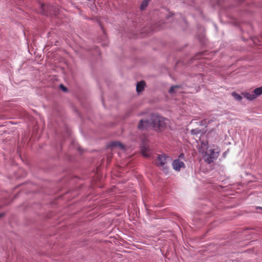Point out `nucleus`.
I'll return each mask as SVG.
<instances>
[{"mask_svg": "<svg viewBox=\"0 0 262 262\" xmlns=\"http://www.w3.org/2000/svg\"><path fill=\"white\" fill-rule=\"evenodd\" d=\"M219 153V149L217 147L214 149H208L204 155V160L207 163H213L217 158Z\"/></svg>", "mask_w": 262, "mask_h": 262, "instance_id": "nucleus-2", "label": "nucleus"}, {"mask_svg": "<svg viewBox=\"0 0 262 262\" xmlns=\"http://www.w3.org/2000/svg\"><path fill=\"white\" fill-rule=\"evenodd\" d=\"M1 216H2V214H0V217H1Z\"/></svg>", "mask_w": 262, "mask_h": 262, "instance_id": "nucleus-18", "label": "nucleus"}, {"mask_svg": "<svg viewBox=\"0 0 262 262\" xmlns=\"http://www.w3.org/2000/svg\"><path fill=\"white\" fill-rule=\"evenodd\" d=\"M44 7H45V5L43 4H42L41 5V8L43 9Z\"/></svg>", "mask_w": 262, "mask_h": 262, "instance_id": "nucleus-15", "label": "nucleus"}, {"mask_svg": "<svg viewBox=\"0 0 262 262\" xmlns=\"http://www.w3.org/2000/svg\"><path fill=\"white\" fill-rule=\"evenodd\" d=\"M149 125H150V121L147 119H141L138 125V128L140 130H144L147 129Z\"/></svg>", "mask_w": 262, "mask_h": 262, "instance_id": "nucleus-4", "label": "nucleus"}, {"mask_svg": "<svg viewBox=\"0 0 262 262\" xmlns=\"http://www.w3.org/2000/svg\"><path fill=\"white\" fill-rule=\"evenodd\" d=\"M111 145L113 148H119L121 149H124V146L119 142H113L111 144Z\"/></svg>", "mask_w": 262, "mask_h": 262, "instance_id": "nucleus-8", "label": "nucleus"}, {"mask_svg": "<svg viewBox=\"0 0 262 262\" xmlns=\"http://www.w3.org/2000/svg\"><path fill=\"white\" fill-rule=\"evenodd\" d=\"M172 166L174 170L179 171L182 167H185L184 163L179 159H176L172 163Z\"/></svg>", "mask_w": 262, "mask_h": 262, "instance_id": "nucleus-5", "label": "nucleus"}, {"mask_svg": "<svg viewBox=\"0 0 262 262\" xmlns=\"http://www.w3.org/2000/svg\"><path fill=\"white\" fill-rule=\"evenodd\" d=\"M145 86V82L144 81H141L140 82H139L137 84L136 86V91L139 93L140 92H142Z\"/></svg>", "mask_w": 262, "mask_h": 262, "instance_id": "nucleus-7", "label": "nucleus"}, {"mask_svg": "<svg viewBox=\"0 0 262 262\" xmlns=\"http://www.w3.org/2000/svg\"><path fill=\"white\" fill-rule=\"evenodd\" d=\"M179 88V86H178V85H175V86H171L170 88V89H169V92L170 93H174L175 92V89L176 88Z\"/></svg>", "mask_w": 262, "mask_h": 262, "instance_id": "nucleus-12", "label": "nucleus"}, {"mask_svg": "<svg viewBox=\"0 0 262 262\" xmlns=\"http://www.w3.org/2000/svg\"><path fill=\"white\" fill-rule=\"evenodd\" d=\"M180 157H184V154H181Z\"/></svg>", "mask_w": 262, "mask_h": 262, "instance_id": "nucleus-16", "label": "nucleus"}, {"mask_svg": "<svg viewBox=\"0 0 262 262\" xmlns=\"http://www.w3.org/2000/svg\"><path fill=\"white\" fill-rule=\"evenodd\" d=\"M61 88H62V89L64 91H67V89L66 88H65L64 86H63L62 85H61Z\"/></svg>", "mask_w": 262, "mask_h": 262, "instance_id": "nucleus-14", "label": "nucleus"}, {"mask_svg": "<svg viewBox=\"0 0 262 262\" xmlns=\"http://www.w3.org/2000/svg\"><path fill=\"white\" fill-rule=\"evenodd\" d=\"M242 94L243 96L247 99L249 100H253L262 94V86L255 89L252 91V94L249 93H244Z\"/></svg>", "mask_w": 262, "mask_h": 262, "instance_id": "nucleus-3", "label": "nucleus"}, {"mask_svg": "<svg viewBox=\"0 0 262 262\" xmlns=\"http://www.w3.org/2000/svg\"><path fill=\"white\" fill-rule=\"evenodd\" d=\"M191 133L192 135H196L201 134L202 132L199 128H195V129H192L191 130Z\"/></svg>", "mask_w": 262, "mask_h": 262, "instance_id": "nucleus-10", "label": "nucleus"}, {"mask_svg": "<svg viewBox=\"0 0 262 262\" xmlns=\"http://www.w3.org/2000/svg\"><path fill=\"white\" fill-rule=\"evenodd\" d=\"M142 155L144 157H148V154L146 153V151L145 150H143L142 151Z\"/></svg>", "mask_w": 262, "mask_h": 262, "instance_id": "nucleus-13", "label": "nucleus"}, {"mask_svg": "<svg viewBox=\"0 0 262 262\" xmlns=\"http://www.w3.org/2000/svg\"><path fill=\"white\" fill-rule=\"evenodd\" d=\"M148 3L146 0H143L140 6L141 9H144L147 6Z\"/></svg>", "mask_w": 262, "mask_h": 262, "instance_id": "nucleus-11", "label": "nucleus"}, {"mask_svg": "<svg viewBox=\"0 0 262 262\" xmlns=\"http://www.w3.org/2000/svg\"><path fill=\"white\" fill-rule=\"evenodd\" d=\"M169 123L168 119L157 114H153L151 116L150 125L157 132H162L166 130Z\"/></svg>", "mask_w": 262, "mask_h": 262, "instance_id": "nucleus-1", "label": "nucleus"}, {"mask_svg": "<svg viewBox=\"0 0 262 262\" xmlns=\"http://www.w3.org/2000/svg\"><path fill=\"white\" fill-rule=\"evenodd\" d=\"M258 208H259V209H261L262 210V207H258Z\"/></svg>", "mask_w": 262, "mask_h": 262, "instance_id": "nucleus-17", "label": "nucleus"}, {"mask_svg": "<svg viewBox=\"0 0 262 262\" xmlns=\"http://www.w3.org/2000/svg\"><path fill=\"white\" fill-rule=\"evenodd\" d=\"M169 157L166 156L165 155H159L158 156V159L159 161V163L158 164V165L160 167H164L167 162V159Z\"/></svg>", "mask_w": 262, "mask_h": 262, "instance_id": "nucleus-6", "label": "nucleus"}, {"mask_svg": "<svg viewBox=\"0 0 262 262\" xmlns=\"http://www.w3.org/2000/svg\"><path fill=\"white\" fill-rule=\"evenodd\" d=\"M232 96L237 100L240 101L242 99V96L235 92L232 93Z\"/></svg>", "mask_w": 262, "mask_h": 262, "instance_id": "nucleus-9", "label": "nucleus"}]
</instances>
